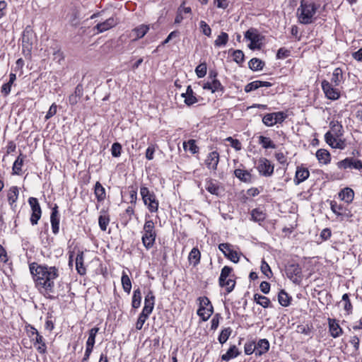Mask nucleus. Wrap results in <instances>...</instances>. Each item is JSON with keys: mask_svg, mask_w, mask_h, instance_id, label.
<instances>
[{"mask_svg": "<svg viewBox=\"0 0 362 362\" xmlns=\"http://www.w3.org/2000/svg\"><path fill=\"white\" fill-rule=\"evenodd\" d=\"M30 270L33 275L38 290L47 298H52L54 283L59 275L58 269L55 267L40 265L35 262L30 264Z\"/></svg>", "mask_w": 362, "mask_h": 362, "instance_id": "1", "label": "nucleus"}, {"mask_svg": "<svg viewBox=\"0 0 362 362\" xmlns=\"http://www.w3.org/2000/svg\"><path fill=\"white\" fill-rule=\"evenodd\" d=\"M319 7L315 3H310L305 0L300 1V6L297 9L298 21L302 24H310L313 18Z\"/></svg>", "mask_w": 362, "mask_h": 362, "instance_id": "2", "label": "nucleus"}, {"mask_svg": "<svg viewBox=\"0 0 362 362\" xmlns=\"http://www.w3.org/2000/svg\"><path fill=\"white\" fill-rule=\"evenodd\" d=\"M142 233V243L147 250H149L154 245L156 238L155 226L153 221L148 220L145 221Z\"/></svg>", "mask_w": 362, "mask_h": 362, "instance_id": "3", "label": "nucleus"}, {"mask_svg": "<svg viewBox=\"0 0 362 362\" xmlns=\"http://www.w3.org/2000/svg\"><path fill=\"white\" fill-rule=\"evenodd\" d=\"M37 41L36 35L31 28L25 27L22 35L23 52L25 55H30L34 43Z\"/></svg>", "mask_w": 362, "mask_h": 362, "instance_id": "4", "label": "nucleus"}, {"mask_svg": "<svg viewBox=\"0 0 362 362\" xmlns=\"http://www.w3.org/2000/svg\"><path fill=\"white\" fill-rule=\"evenodd\" d=\"M140 194L145 205L148 206L151 213L156 212L158 209V201L153 192H151L146 187H141Z\"/></svg>", "mask_w": 362, "mask_h": 362, "instance_id": "5", "label": "nucleus"}, {"mask_svg": "<svg viewBox=\"0 0 362 362\" xmlns=\"http://www.w3.org/2000/svg\"><path fill=\"white\" fill-rule=\"evenodd\" d=\"M245 37L250 41L248 45L250 49H259L261 48L262 36L256 29L250 28L245 34Z\"/></svg>", "mask_w": 362, "mask_h": 362, "instance_id": "6", "label": "nucleus"}, {"mask_svg": "<svg viewBox=\"0 0 362 362\" xmlns=\"http://www.w3.org/2000/svg\"><path fill=\"white\" fill-rule=\"evenodd\" d=\"M288 278L293 283L299 284L301 281V267L298 264H290L286 269Z\"/></svg>", "mask_w": 362, "mask_h": 362, "instance_id": "7", "label": "nucleus"}, {"mask_svg": "<svg viewBox=\"0 0 362 362\" xmlns=\"http://www.w3.org/2000/svg\"><path fill=\"white\" fill-rule=\"evenodd\" d=\"M257 168L259 173L265 177H269L274 173V165L265 158L259 159Z\"/></svg>", "mask_w": 362, "mask_h": 362, "instance_id": "8", "label": "nucleus"}, {"mask_svg": "<svg viewBox=\"0 0 362 362\" xmlns=\"http://www.w3.org/2000/svg\"><path fill=\"white\" fill-rule=\"evenodd\" d=\"M322 88L328 99L335 100L340 96L339 90L333 88L332 84L326 80L322 81Z\"/></svg>", "mask_w": 362, "mask_h": 362, "instance_id": "9", "label": "nucleus"}, {"mask_svg": "<svg viewBox=\"0 0 362 362\" xmlns=\"http://www.w3.org/2000/svg\"><path fill=\"white\" fill-rule=\"evenodd\" d=\"M337 166L341 169L354 168L357 170L362 169V161L354 159V158H346L337 163Z\"/></svg>", "mask_w": 362, "mask_h": 362, "instance_id": "10", "label": "nucleus"}, {"mask_svg": "<svg viewBox=\"0 0 362 362\" xmlns=\"http://www.w3.org/2000/svg\"><path fill=\"white\" fill-rule=\"evenodd\" d=\"M230 245L228 243H221L218 245V249L223 253L224 256L229 259L234 263L239 262V256L236 251L230 248Z\"/></svg>", "mask_w": 362, "mask_h": 362, "instance_id": "11", "label": "nucleus"}, {"mask_svg": "<svg viewBox=\"0 0 362 362\" xmlns=\"http://www.w3.org/2000/svg\"><path fill=\"white\" fill-rule=\"evenodd\" d=\"M325 139L326 142L332 148L344 149L346 146V144L344 140L339 138L338 136H334L329 132L325 134Z\"/></svg>", "mask_w": 362, "mask_h": 362, "instance_id": "12", "label": "nucleus"}, {"mask_svg": "<svg viewBox=\"0 0 362 362\" xmlns=\"http://www.w3.org/2000/svg\"><path fill=\"white\" fill-rule=\"evenodd\" d=\"M50 222L52 226V230L54 234H57L59 230V211L58 206L55 204V206L52 208L51 216H50Z\"/></svg>", "mask_w": 362, "mask_h": 362, "instance_id": "13", "label": "nucleus"}, {"mask_svg": "<svg viewBox=\"0 0 362 362\" xmlns=\"http://www.w3.org/2000/svg\"><path fill=\"white\" fill-rule=\"evenodd\" d=\"M219 162V154L217 151H212L209 153L205 164L209 169L216 170Z\"/></svg>", "mask_w": 362, "mask_h": 362, "instance_id": "14", "label": "nucleus"}, {"mask_svg": "<svg viewBox=\"0 0 362 362\" xmlns=\"http://www.w3.org/2000/svg\"><path fill=\"white\" fill-rule=\"evenodd\" d=\"M155 303V296L151 291H148L144 299V306L142 312L151 314L153 310Z\"/></svg>", "mask_w": 362, "mask_h": 362, "instance_id": "15", "label": "nucleus"}, {"mask_svg": "<svg viewBox=\"0 0 362 362\" xmlns=\"http://www.w3.org/2000/svg\"><path fill=\"white\" fill-rule=\"evenodd\" d=\"M310 175V172L306 168L297 167L296 175L294 178L295 185H298L300 183L306 180Z\"/></svg>", "mask_w": 362, "mask_h": 362, "instance_id": "16", "label": "nucleus"}, {"mask_svg": "<svg viewBox=\"0 0 362 362\" xmlns=\"http://www.w3.org/2000/svg\"><path fill=\"white\" fill-rule=\"evenodd\" d=\"M117 23V21L114 18L111 17L103 23H98L95 26L94 29L98 30V33H103L116 25Z\"/></svg>", "mask_w": 362, "mask_h": 362, "instance_id": "17", "label": "nucleus"}, {"mask_svg": "<svg viewBox=\"0 0 362 362\" xmlns=\"http://www.w3.org/2000/svg\"><path fill=\"white\" fill-rule=\"evenodd\" d=\"M75 263H76V269L77 270V272L80 275H84L86 272V269L84 267V257H83V251H78L77 253V255L75 259Z\"/></svg>", "mask_w": 362, "mask_h": 362, "instance_id": "18", "label": "nucleus"}, {"mask_svg": "<svg viewBox=\"0 0 362 362\" xmlns=\"http://www.w3.org/2000/svg\"><path fill=\"white\" fill-rule=\"evenodd\" d=\"M185 98V103L187 106H191L197 102V98L194 95V91L190 86H188L185 93L181 94Z\"/></svg>", "mask_w": 362, "mask_h": 362, "instance_id": "19", "label": "nucleus"}, {"mask_svg": "<svg viewBox=\"0 0 362 362\" xmlns=\"http://www.w3.org/2000/svg\"><path fill=\"white\" fill-rule=\"evenodd\" d=\"M256 347V356H261L266 352H267L269 349V342L266 339H259L257 344H255Z\"/></svg>", "mask_w": 362, "mask_h": 362, "instance_id": "20", "label": "nucleus"}, {"mask_svg": "<svg viewBox=\"0 0 362 362\" xmlns=\"http://www.w3.org/2000/svg\"><path fill=\"white\" fill-rule=\"evenodd\" d=\"M329 332L332 337L337 338L342 334L343 330L335 320L329 319Z\"/></svg>", "mask_w": 362, "mask_h": 362, "instance_id": "21", "label": "nucleus"}, {"mask_svg": "<svg viewBox=\"0 0 362 362\" xmlns=\"http://www.w3.org/2000/svg\"><path fill=\"white\" fill-rule=\"evenodd\" d=\"M36 349L40 354H44L47 352V346L44 341L43 337L40 334H37L35 339H32Z\"/></svg>", "mask_w": 362, "mask_h": 362, "instance_id": "22", "label": "nucleus"}, {"mask_svg": "<svg viewBox=\"0 0 362 362\" xmlns=\"http://www.w3.org/2000/svg\"><path fill=\"white\" fill-rule=\"evenodd\" d=\"M240 351L235 345L230 346L227 352L221 356V360L224 361H228L232 358H236L240 355Z\"/></svg>", "mask_w": 362, "mask_h": 362, "instance_id": "23", "label": "nucleus"}, {"mask_svg": "<svg viewBox=\"0 0 362 362\" xmlns=\"http://www.w3.org/2000/svg\"><path fill=\"white\" fill-rule=\"evenodd\" d=\"M234 174L236 177H238L240 180L245 182H250L252 180V175L250 172L243 169H235L234 171Z\"/></svg>", "mask_w": 362, "mask_h": 362, "instance_id": "24", "label": "nucleus"}, {"mask_svg": "<svg viewBox=\"0 0 362 362\" xmlns=\"http://www.w3.org/2000/svg\"><path fill=\"white\" fill-rule=\"evenodd\" d=\"M339 196L341 200L346 203H350L354 199V192L352 189L346 187L339 192Z\"/></svg>", "mask_w": 362, "mask_h": 362, "instance_id": "25", "label": "nucleus"}, {"mask_svg": "<svg viewBox=\"0 0 362 362\" xmlns=\"http://www.w3.org/2000/svg\"><path fill=\"white\" fill-rule=\"evenodd\" d=\"M206 189L211 193V194H214L216 196H219L221 193V187L220 186L213 180H207L205 185Z\"/></svg>", "mask_w": 362, "mask_h": 362, "instance_id": "26", "label": "nucleus"}, {"mask_svg": "<svg viewBox=\"0 0 362 362\" xmlns=\"http://www.w3.org/2000/svg\"><path fill=\"white\" fill-rule=\"evenodd\" d=\"M316 157L321 163L327 164L330 162V153L325 149L321 148L317 150Z\"/></svg>", "mask_w": 362, "mask_h": 362, "instance_id": "27", "label": "nucleus"}, {"mask_svg": "<svg viewBox=\"0 0 362 362\" xmlns=\"http://www.w3.org/2000/svg\"><path fill=\"white\" fill-rule=\"evenodd\" d=\"M214 308L213 305H210V308H199L197 310V315L202 318L203 321H206L213 314Z\"/></svg>", "mask_w": 362, "mask_h": 362, "instance_id": "28", "label": "nucleus"}, {"mask_svg": "<svg viewBox=\"0 0 362 362\" xmlns=\"http://www.w3.org/2000/svg\"><path fill=\"white\" fill-rule=\"evenodd\" d=\"M201 253L199 250L194 247L189 252L188 259L190 263L193 264L194 267L197 266L200 262Z\"/></svg>", "mask_w": 362, "mask_h": 362, "instance_id": "29", "label": "nucleus"}, {"mask_svg": "<svg viewBox=\"0 0 362 362\" xmlns=\"http://www.w3.org/2000/svg\"><path fill=\"white\" fill-rule=\"evenodd\" d=\"M24 158L25 156H23L22 153H20V155L17 157L13 165V174L21 175L22 171L21 168L23 164Z\"/></svg>", "mask_w": 362, "mask_h": 362, "instance_id": "30", "label": "nucleus"}, {"mask_svg": "<svg viewBox=\"0 0 362 362\" xmlns=\"http://www.w3.org/2000/svg\"><path fill=\"white\" fill-rule=\"evenodd\" d=\"M291 299V298L284 290H281V291L279 293L278 300L281 305L284 307L288 306L290 305Z\"/></svg>", "mask_w": 362, "mask_h": 362, "instance_id": "31", "label": "nucleus"}, {"mask_svg": "<svg viewBox=\"0 0 362 362\" xmlns=\"http://www.w3.org/2000/svg\"><path fill=\"white\" fill-rule=\"evenodd\" d=\"M248 65L252 71H259L263 69L264 62L258 58H252L249 62Z\"/></svg>", "mask_w": 362, "mask_h": 362, "instance_id": "32", "label": "nucleus"}, {"mask_svg": "<svg viewBox=\"0 0 362 362\" xmlns=\"http://www.w3.org/2000/svg\"><path fill=\"white\" fill-rule=\"evenodd\" d=\"M95 194L98 202H102L105 199V190L102 185L97 182L95 185Z\"/></svg>", "mask_w": 362, "mask_h": 362, "instance_id": "33", "label": "nucleus"}, {"mask_svg": "<svg viewBox=\"0 0 362 362\" xmlns=\"http://www.w3.org/2000/svg\"><path fill=\"white\" fill-rule=\"evenodd\" d=\"M254 300L257 304L260 305L264 308L269 307L271 303L270 300L267 297L259 295L258 293L254 295Z\"/></svg>", "mask_w": 362, "mask_h": 362, "instance_id": "34", "label": "nucleus"}, {"mask_svg": "<svg viewBox=\"0 0 362 362\" xmlns=\"http://www.w3.org/2000/svg\"><path fill=\"white\" fill-rule=\"evenodd\" d=\"M98 331L99 328L96 327H93L89 330V336L86 341V346L94 347V344L95 343V337Z\"/></svg>", "mask_w": 362, "mask_h": 362, "instance_id": "35", "label": "nucleus"}, {"mask_svg": "<svg viewBox=\"0 0 362 362\" xmlns=\"http://www.w3.org/2000/svg\"><path fill=\"white\" fill-rule=\"evenodd\" d=\"M252 219L256 222L263 221L266 218V214L260 209H255L251 212Z\"/></svg>", "mask_w": 362, "mask_h": 362, "instance_id": "36", "label": "nucleus"}, {"mask_svg": "<svg viewBox=\"0 0 362 362\" xmlns=\"http://www.w3.org/2000/svg\"><path fill=\"white\" fill-rule=\"evenodd\" d=\"M259 143L262 145L264 148H275L276 145L269 138L264 136H259Z\"/></svg>", "mask_w": 362, "mask_h": 362, "instance_id": "37", "label": "nucleus"}, {"mask_svg": "<svg viewBox=\"0 0 362 362\" xmlns=\"http://www.w3.org/2000/svg\"><path fill=\"white\" fill-rule=\"evenodd\" d=\"M232 333V329L230 327L224 328L220 333L218 340L220 344H223L227 341L229 337Z\"/></svg>", "mask_w": 362, "mask_h": 362, "instance_id": "38", "label": "nucleus"}, {"mask_svg": "<svg viewBox=\"0 0 362 362\" xmlns=\"http://www.w3.org/2000/svg\"><path fill=\"white\" fill-rule=\"evenodd\" d=\"M341 79H342L341 69L339 68L335 69L332 73L331 83H333L334 86H339Z\"/></svg>", "mask_w": 362, "mask_h": 362, "instance_id": "39", "label": "nucleus"}, {"mask_svg": "<svg viewBox=\"0 0 362 362\" xmlns=\"http://www.w3.org/2000/svg\"><path fill=\"white\" fill-rule=\"evenodd\" d=\"M122 284L123 289L125 292L129 293L132 289V282L129 276L125 273H122Z\"/></svg>", "mask_w": 362, "mask_h": 362, "instance_id": "40", "label": "nucleus"}, {"mask_svg": "<svg viewBox=\"0 0 362 362\" xmlns=\"http://www.w3.org/2000/svg\"><path fill=\"white\" fill-rule=\"evenodd\" d=\"M228 40V35L225 32H221V33L217 37V38L214 41V45L216 47H222L226 45Z\"/></svg>", "mask_w": 362, "mask_h": 362, "instance_id": "41", "label": "nucleus"}, {"mask_svg": "<svg viewBox=\"0 0 362 362\" xmlns=\"http://www.w3.org/2000/svg\"><path fill=\"white\" fill-rule=\"evenodd\" d=\"M141 293L138 288L133 293L132 305L134 308H138L141 305Z\"/></svg>", "mask_w": 362, "mask_h": 362, "instance_id": "42", "label": "nucleus"}, {"mask_svg": "<svg viewBox=\"0 0 362 362\" xmlns=\"http://www.w3.org/2000/svg\"><path fill=\"white\" fill-rule=\"evenodd\" d=\"M148 30L149 28L148 25H141L139 27L134 28L132 30V33L136 35V38H141L146 35Z\"/></svg>", "mask_w": 362, "mask_h": 362, "instance_id": "43", "label": "nucleus"}, {"mask_svg": "<svg viewBox=\"0 0 362 362\" xmlns=\"http://www.w3.org/2000/svg\"><path fill=\"white\" fill-rule=\"evenodd\" d=\"M18 197V189L17 187H12L8 192V201L12 205L17 200Z\"/></svg>", "mask_w": 362, "mask_h": 362, "instance_id": "44", "label": "nucleus"}, {"mask_svg": "<svg viewBox=\"0 0 362 362\" xmlns=\"http://www.w3.org/2000/svg\"><path fill=\"white\" fill-rule=\"evenodd\" d=\"M183 147L185 150L187 149L192 153L195 154L199 151V147L196 145V141L194 139H189L187 142H184Z\"/></svg>", "mask_w": 362, "mask_h": 362, "instance_id": "45", "label": "nucleus"}, {"mask_svg": "<svg viewBox=\"0 0 362 362\" xmlns=\"http://www.w3.org/2000/svg\"><path fill=\"white\" fill-rule=\"evenodd\" d=\"M233 269L228 266H224L221 272L218 281L219 283L224 282L226 279L230 276Z\"/></svg>", "mask_w": 362, "mask_h": 362, "instance_id": "46", "label": "nucleus"}, {"mask_svg": "<svg viewBox=\"0 0 362 362\" xmlns=\"http://www.w3.org/2000/svg\"><path fill=\"white\" fill-rule=\"evenodd\" d=\"M219 285L221 287H225L227 293H229L233 290L235 286V281L232 279H226L224 282L219 283Z\"/></svg>", "mask_w": 362, "mask_h": 362, "instance_id": "47", "label": "nucleus"}, {"mask_svg": "<svg viewBox=\"0 0 362 362\" xmlns=\"http://www.w3.org/2000/svg\"><path fill=\"white\" fill-rule=\"evenodd\" d=\"M28 203L31 207L32 213L42 212L41 207L37 198L30 197Z\"/></svg>", "mask_w": 362, "mask_h": 362, "instance_id": "48", "label": "nucleus"}, {"mask_svg": "<svg viewBox=\"0 0 362 362\" xmlns=\"http://www.w3.org/2000/svg\"><path fill=\"white\" fill-rule=\"evenodd\" d=\"M149 314L146 313L144 312H141L138 317L137 322L136 323V328L138 330L142 329L143 325L146 320L148 318Z\"/></svg>", "mask_w": 362, "mask_h": 362, "instance_id": "49", "label": "nucleus"}, {"mask_svg": "<svg viewBox=\"0 0 362 362\" xmlns=\"http://www.w3.org/2000/svg\"><path fill=\"white\" fill-rule=\"evenodd\" d=\"M342 300L345 302L344 309L346 310L347 315H349L352 311L353 307L348 293H344L342 296Z\"/></svg>", "mask_w": 362, "mask_h": 362, "instance_id": "50", "label": "nucleus"}, {"mask_svg": "<svg viewBox=\"0 0 362 362\" xmlns=\"http://www.w3.org/2000/svg\"><path fill=\"white\" fill-rule=\"evenodd\" d=\"M274 122V115L273 113L266 114L262 118V122L267 127H272L276 124Z\"/></svg>", "mask_w": 362, "mask_h": 362, "instance_id": "51", "label": "nucleus"}, {"mask_svg": "<svg viewBox=\"0 0 362 362\" xmlns=\"http://www.w3.org/2000/svg\"><path fill=\"white\" fill-rule=\"evenodd\" d=\"M206 64L205 63H202L196 67L195 72L198 78H202L206 74Z\"/></svg>", "mask_w": 362, "mask_h": 362, "instance_id": "52", "label": "nucleus"}, {"mask_svg": "<svg viewBox=\"0 0 362 362\" xmlns=\"http://www.w3.org/2000/svg\"><path fill=\"white\" fill-rule=\"evenodd\" d=\"M110 218L107 216H100L98 218L99 226L103 231L107 230V227L109 224Z\"/></svg>", "mask_w": 362, "mask_h": 362, "instance_id": "53", "label": "nucleus"}, {"mask_svg": "<svg viewBox=\"0 0 362 362\" xmlns=\"http://www.w3.org/2000/svg\"><path fill=\"white\" fill-rule=\"evenodd\" d=\"M199 28H200V30H201V32L208 36V37H210L211 35V28L209 26V25L204 21H201L200 23H199Z\"/></svg>", "mask_w": 362, "mask_h": 362, "instance_id": "54", "label": "nucleus"}, {"mask_svg": "<svg viewBox=\"0 0 362 362\" xmlns=\"http://www.w3.org/2000/svg\"><path fill=\"white\" fill-rule=\"evenodd\" d=\"M122 146L119 143H114L111 148V153L113 157H119L121 155Z\"/></svg>", "mask_w": 362, "mask_h": 362, "instance_id": "55", "label": "nucleus"}, {"mask_svg": "<svg viewBox=\"0 0 362 362\" xmlns=\"http://www.w3.org/2000/svg\"><path fill=\"white\" fill-rule=\"evenodd\" d=\"M261 271L268 278H270L272 275V272L269 265L263 259L261 264Z\"/></svg>", "mask_w": 362, "mask_h": 362, "instance_id": "56", "label": "nucleus"}, {"mask_svg": "<svg viewBox=\"0 0 362 362\" xmlns=\"http://www.w3.org/2000/svg\"><path fill=\"white\" fill-rule=\"evenodd\" d=\"M211 86H212V93L216 91H223V86L221 85L220 81L216 78H213L211 80Z\"/></svg>", "mask_w": 362, "mask_h": 362, "instance_id": "57", "label": "nucleus"}, {"mask_svg": "<svg viewBox=\"0 0 362 362\" xmlns=\"http://www.w3.org/2000/svg\"><path fill=\"white\" fill-rule=\"evenodd\" d=\"M244 351L246 355H251L254 352H256L255 342L252 341L246 343L244 346Z\"/></svg>", "mask_w": 362, "mask_h": 362, "instance_id": "58", "label": "nucleus"}, {"mask_svg": "<svg viewBox=\"0 0 362 362\" xmlns=\"http://www.w3.org/2000/svg\"><path fill=\"white\" fill-rule=\"evenodd\" d=\"M234 61L238 64H240L244 61V53L242 50L237 49L233 53Z\"/></svg>", "mask_w": 362, "mask_h": 362, "instance_id": "59", "label": "nucleus"}, {"mask_svg": "<svg viewBox=\"0 0 362 362\" xmlns=\"http://www.w3.org/2000/svg\"><path fill=\"white\" fill-rule=\"evenodd\" d=\"M331 209L337 216H341L342 214L341 211L343 207L337 204L336 202H331Z\"/></svg>", "mask_w": 362, "mask_h": 362, "instance_id": "60", "label": "nucleus"}, {"mask_svg": "<svg viewBox=\"0 0 362 362\" xmlns=\"http://www.w3.org/2000/svg\"><path fill=\"white\" fill-rule=\"evenodd\" d=\"M259 88V83H258V81H252L251 83H249L248 84H247L245 86V91L246 93H249L252 90H257V88Z\"/></svg>", "mask_w": 362, "mask_h": 362, "instance_id": "61", "label": "nucleus"}, {"mask_svg": "<svg viewBox=\"0 0 362 362\" xmlns=\"http://www.w3.org/2000/svg\"><path fill=\"white\" fill-rule=\"evenodd\" d=\"M273 114L274 115L275 124L281 123L286 117V115L283 112H273Z\"/></svg>", "mask_w": 362, "mask_h": 362, "instance_id": "62", "label": "nucleus"}, {"mask_svg": "<svg viewBox=\"0 0 362 362\" xmlns=\"http://www.w3.org/2000/svg\"><path fill=\"white\" fill-rule=\"evenodd\" d=\"M289 55H290V51L286 49L284 47H281L278 50L277 54H276V57L278 59H284V58H286L287 57H288Z\"/></svg>", "mask_w": 362, "mask_h": 362, "instance_id": "63", "label": "nucleus"}, {"mask_svg": "<svg viewBox=\"0 0 362 362\" xmlns=\"http://www.w3.org/2000/svg\"><path fill=\"white\" fill-rule=\"evenodd\" d=\"M57 106L53 103L45 115V119H49L57 113Z\"/></svg>", "mask_w": 362, "mask_h": 362, "instance_id": "64", "label": "nucleus"}]
</instances>
